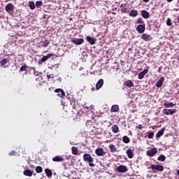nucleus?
Here are the masks:
<instances>
[{"mask_svg": "<svg viewBox=\"0 0 179 179\" xmlns=\"http://www.w3.org/2000/svg\"><path fill=\"white\" fill-rule=\"evenodd\" d=\"M83 160L84 162H87V163H89L90 167H94V166H96L94 164H92L94 159H93L92 156L89 153L84 154Z\"/></svg>", "mask_w": 179, "mask_h": 179, "instance_id": "f257e3e1", "label": "nucleus"}, {"mask_svg": "<svg viewBox=\"0 0 179 179\" xmlns=\"http://www.w3.org/2000/svg\"><path fill=\"white\" fill-rule=\"evenodd\" d=\"M146 155L148 157H153L155 155H157V148H152L150 150L146 151Z\"/></svg>", "mask_w": 179, "mask_h": 179, "instance_id": "f03ea898", "label": "nucleus"}, {"mask_svg": "<svg viewBox=\"0 0 179 179\" xmlns=\"http://www.w3.org/2000/svg\"><path fill=\"white\" fill-rule=\"evenodd\" d=\"M162 113L164 115H173L177 113V109H164Z\"/></svg>", "mask_w": 179, "mask_h": 179, "instance_id": "7ed1b4c3", "label": "nucleus"}, {"mask_svg": "<svg viewBox=\"0 0 179 179\" xmlns=\"http://www.w3.org/2000/svg\"><path fill=\"white\" fill-rule=\"evenodd\" d=\"M141 40L144 41H152L153 40V37L151 35L148 34H143L141 37Z\"/></svg>", "mask_w": 179, "mask_h": 179, "instance_id": "20e7f679", "label": "nucleus"}, {"mask_svg": "<svg viewBox=\"0 0 179 179\" xmlns=\"http://www.w3.org/2000/svg\"><path fill=\"white\" fill-rule=\"evenodd\" d=\"M54 92L55 93H58L57 96H59V97H61V99H64V97H65V91H64V90L61 88H57L55 90Z\"/></svg>", "mask_w": 179, "mask_h": 179, "instance_id": "39448f33", "label": "nucleus"}, {"mask_svg": "<svg viewBox=\"0 0 179 179\" xmlns=\"http://www.w3.org/2000/svg\"><path fill=\"white\" fill-rule=\"evenodd\" d=\"M120 8L122 13H127V12H129V10H128V8H129L128 3H122Z\"/></svg>", "mask_w": 179, "mask_h": 179, "instance_id": "423d86ee", "label": "nucleus"}, {"mask_svg": "<svg viewBox=\"0 0 179 179\" xmlns=\"http://www.w3.org/2000/svg\"><path fill=\"white\" fill-rule=\"evenodd\" d=\"M150 169H152V170H157V171H163V170H164V168L162 165L151 164Z\"/></svg>", "mask_w": 179, "mask_h": 179, "instance_id": "0eeeda50", "label": "nucleus"}, {"mask_svg": "<svg viewBox=\"0 0 179 179\" xmlns=\"http://www.w3.org/2000/svg\"><path fill=\"white\" fill-rule=\"evenodd\" d=\"M118 173H127L128 168L126 166L120 165L117 169Z\"/></svg>", "mask_w": 179, "mask_h": 179, "instance_id": "6e6552de", "label": "nucleus"}, {"mask_svg": "<svg viewBox=\"0 0 179 179\" xmlns=\"http://www.w3.org/2000/svg\"><path fill=\"white\" fill-rule=\"evenodd\" d=\"M86 40L91 44V45H94L96 44V39L94 37H91L90 36H86Z\"/></svg>", "mask_w": 179, "mask_h": 179, "instance_id": "1a4fd4ad", "label": "nucleus"}, {"mask_svg": "<svg viewBox=\"0 0 179 179\" xmlns=\"http://www.w3.org/2000/svg\"><path fill=\"white\" fill-rule=\"evenodd\" d=\"M52 160V162H64L65 159H64V157H62V155H57L55 157H53Z\"/></svg>", "mask_w": 179, "mask_h": 179, "instance_id": "9d476101", "label": "nucleus"}, {"mask_svg": "<svg viewBox=\"0 0 179 179\" xmlns=\"http://www.w3.org/2000/svg\"><path fill=\"white\" fill-rule=\"evenodd\" d=\"M145 24L138 25L136 27V31L140 34L145 33Z\"/></svg>", "mask_w": 179, "mask_h": 179, "instance_id": "9b49d317", "label": "nucleus"}, {"mask_svg": "<svg viewBox=\"0 0 179 179\" xmlns=\"http://www.w3.org/2000/svg\"><path fill=\"white\" fill-rule=\"evenodd\" d=\"M148 72H149V69H145L143 71L140 72L138 76V79H143V78H145V75H146Z\"/></svg>", "mask_w": 179, "mask_h": 179, "instance_id": "f8f14e48", "label": "nucleus"}, {"mask_svg": "<svg viewBox=\"0 0 179 179\" xmlns=\"http://www.w3.org/2000/svg\"><path fill=\"white\" fill-rule=\"evenodd\" d=\"M95 153L97 156H103V155H106V152H104L103 148H96L95 150Z\"/></svg>", "mask_w": 179, "mask_h": 179, "instance_id": "ddd939ff", "label": "nucleus"}, {"mask_svg": "<svg viewBox=\"0 0 179 179\" xmlns=\"http://www.w3.org/2000/svg\"><path fill=\"white\" fill-rule=\"evenodd\" d=\"M84 40L83 38H78V39H72L71 43L76 44V45H80V44H83Z\"/></svg>", "mask_w": 179, "mask_h": 179, "instance_id": "4468645a", "label": "nucleus"}, {"mask_svg": "<svg viewBox=\"0 0 179 179\" xmlns=\"http://www.w3.org/2000/svg\"><path fill=\"white\" fill-rule=\"evenodd\" d=\"M141 16L143 17V19H149L150 17V14L148 10H141Z\"/></svg>", "mask_w": 179, "mask_h": 179, "instance_id": "2eb2a0df", "label": "nucleus"}, {"mask_svg": "<svg viewBox=\"0 0 179 179\" xmlns=\"http://www.w3.org/2000/svg\"><path fill=\"white\" fill-rule=\"evenodd\" d=\"M104 85V80H103L102 78H101L96 85V90H99V89H101V87H103V85Z\"/></svg>", "mask_w": 179, "mask_h": 179, "instance_id": "dca6fc26", "label": "nucleus"}, {"mask_svg": "<svg viewBox=\"0 0 179 179\" xmlns=\"http://www.w3.org/2000/svg\"><path fill=\"white\" fill-rule=\"evenodd\" d=\"M54 53H50V54H48L47 55L45 56H43L41 59V62H45V61H48V59H50V58L51 57H54Z\"/></svg>", "mask_w": 179, "mask_h": 179, "instance_id": "f3484780", "label": "nucleus"}, {"mask_svg": "<svg viewBox=\"0 0 179 179\" xmlns=\"http://www.w3.org/2000/svg\"><path fill=\"white\" fill-rule=\"evenodd\" d=\"M15 6H13V4H12V3H9L6 6L5 9L6 12H11V10H13Z\"/></svg>", "mask_w": 179, "mask_h": 179, "instance_id": "a211bd4d", "label": "nucleus"}, {"mask_svg": "<svg viewBox=\"0 0 179 179\" xmlns=\"http://www.w3.org/2000/svg\"><path fill=\"white\" fill-rule=\"evenodd\" d=\"M127 157H129V159H133L134 158V151L132 150V149L129 148L127 151H126Z\"/></svg>", "mask_w": 179, "mask_h": 179, "instance_id": "6ab92c4d", "label": "nucleus"}, {"mask_svg": "<svg viewBox=\"0 0 179 179\" xmlns=\"http://www.w3.org/2000/svg\"><path fill=\"white\" fill-rule=\"evenodd\" d=\"M33 171H31L30 169H27L24 171L23 174L24 176H26V177H31L33 176Z\"/></svg>", "mask_w": 179, "mask_h": 179, "instance_id": "aec40b11", "label": "nucleus"}, {"mask_svg": "<svg viewBox=\"0 0 179 179\" xmlns=\"http://www.w3.org/2000/svg\"><path fill=\"white\" fill-rule=\"evenodd\" d=\"M164 82V77H161L160 79L157 82L156 87H162V86H163Z\"/></svg>", "mask_w": 179, "mask_h": 179, "instance_id": "412c9836", "label": "nucleus"}, {"mask_svg": "<svg viewBox=\"0 0 179 179\" xmlns=\"http://www.w3.org/2000/svg\"><path fill=\"white\" fill-rule=\"evenodd\" d=\"M120 111V106L118 105H113L110 108L111 113H118Z\"/></svg>", "mask_w": 179, "mask_h": 179, "instance_id": "4be33fe9", "label": "nucleus"}, {"mask_svg": "<svg viewBox=\"0 0 179 179\" xmlns=\"http://www.w3.org/2000/svg\"><path fill=\"white\" fill-rule=\"evenodd\" d=\"M124 86H127V87H134V83L131 80H128L124 82Z\"/></svg>", "mask_w": 179, "mask_h": 179, "instance_id": "5701e85b", "label": "nucleus"}, {"mask_svg": "<svg viewBox=\"0 0 179 179\" xmlns=\"http://www.w3.org/2000/svg\"><path fill=\"white\" fill-rule=\"evenodd\" d=\"M138 15V10H131L129 14V16H130L131 17H136V16Z\"/></svg>", "mask_w": 179, "mask_h": 179, "instance_id": "b1692460", "label": "nucleus"}, {"mask_svg": "<svg viewBox=\"0 0 179 179\" xmlns=\"http://www.w3.org/2000/svg\"><path fill=\"white\" fill-rule=\"evenodd\" d=\"M165 128H162L160 129L156 134V138H160V136H162V135L164 134Z\"/></svg>", "mask_w": 179, "mask_h": 179, "instance_id": "393cba45", "label": "nucleus"}, {"mask_svg": "<svg viewBox=\"0 0 179 179\" xmlns=\"http://www.w3.org/2000/svg\"><path fill=\"white\" fill-rule=\"evenodd\" d=\"M45 173L47 177H48L49 178H51V177H52V171L50 169H45Z\"/></svg>", "mask_w": 179, "mask_h": 179, "instance_id": "a878e982", "label": "nucleus"}, {"mask_svg": "<svg viewBox=\"0 0 179 179\" xmlns=\"http://www.w3.org/2000/svg\"><path fill=\"white\" fill-rule=\"evenodd\" d=\"M120 128L118 127V125L114 124L113 126H112V132H113V134H117Z\"/></svg>", "mask_w": 179, "mask_h": 179, "instance_id": "bb28decb", "label": "nucleus"}, {"mask_svg": "<svg viewBox=\"0 0 179 179\" xmlns=\"http://www.w3.org/2000/svg\"><path fill=\"white\" fill-rule=\"evenodd\" d=\"M29 69V66L24 64V66H22L21 68L19 70V72H26L27 73V69Z\"/></svg>", "mask_w": 179, "mask_h": 179, "instance_id": "cd10ccee", "label": "nucleus"}, {"mask_svg": "<svg viewBox=\"0 0 179 179\" xmlns=\"http://www.w3.org/2000/svg\"><path fill=\"white\" fill-rule=\"evenodd\" d=\"M122 142L124 143H129V142H131V139L129 138V137H128V136H124L122 137Z\"/></svg>", "mask_w": 179, "mask_h": 179, "instance_id": "c85d7f7f", "label": "nucleus"}, {"mask_svg": "<svg viewBox=\"0 0 179 179\" xmlns=\"http://www.w3.org/2000/svg\"><path fill=\"white\" fill-rule=\"evenodd\" d=\"M109 149L112 153H115L117 152V148L114 145V144H111L109 145Z\"/></svg>", "mask_w": 179, "mask_h": 179, "instance_id": "c756f323", "label": "nucleus"}, {"mask_svg": "<svg viewBox=\"0 0 179 179\" xmlns=\"http://www.w3.org/2000/svg\"><path fill=\"white\" fill-rule=\"evenodd\" d=\"M164 106L166 108H173V107H174L175 104L173 103L172 102H170L168 103H164Z\"/></svg>", "mask_w": 179, "mask_h": 179, "instance_id": "7c9ffc66", "label": "nucleus"}, {"mask_svg": "<svg viewBox=\"0 0 179 179\" xmlns=\"http://www.w3.org/2000/svg\"><path fill=\"white\" fill-rule=\"evenodd\" d=\"M29 6L31 10H34V9H36V4H34V1H29Z\"/></svg>", "mask_w": 179, "mask_h": 179, "instance_id": "2f4dec72", "label": "nucleus"}, {"mask_svg": "<svg viewBox=\"0 0 179 179\" xmlns=\"http://www.w3.org/2000/svg\"><path fill=\"white\" fill-rule=\"evenodd\" d=\"M48 45H50V41L48 40H45L42 45L41 47H43V48H45V47H48Z\"/></svg>", "mask_w": 179, "mask_h": 179, "instance_id": "473e14b6", "label": "nucleus"}, {"mask_svg": "<svg viewBox=\"0 0 179 179\" xmlns=\"http://www.w3.org/2000/svg\"><path fill=\"white\" fill-rule=\"evenodd\" d=\"M71 152H72V155H78V148L72 147L71 148Z\"/></svg>", "mask_w": 179, "mask_h": 179, "instance_id": "72a5a7b5", "label": "nucleus"}, {"mask_svg": "<svg viewBox=\"0 0 179 179\" xmlns=\"http://www.w3.org/2000/svg\"><path fill=\"white\" fill-rule=\"evenodd\" d=\"M8 64V59H3L0 62L1 66H3V65H6Z\"/></svg>", "mask_w": 179, "mask_h": 179, "instance_id": "f704fd0d", "label": "nucleus"}, {"mask_svg": "<svg viewBox=\"0 0 179 179\" xmlns=\"http://www.w3.org/2000/svg\"><path fill=\"white\" fill-rule=\"evenodd\" d=\"M137 24H145V22H143V19L142 17H139L136 21Z\"/></svg>", "mask_w": 179, "mask_h": 179, "instance_id": "c9c22d12", "label": "nucleus"}, {"mask_svg": "<svg viewBox=\"0 0 179 179\" xmlns=\"http://www.w3.org/2000/svg\"><path fill=\"white\" fill-rule=\"evenodd\" d=\"M36 173H43V167L41 166H36V168L35 169Z\"/></svg>", "mask_w": 179, "mask_h": 179, "instance_id": "e433bc0d", "label": "nucleus"}, {"mask_svg": "<svg viewBox=\"0 0 179 179\" xmlns=\"http://www.w3.org/2000/svg\"><path fill=\"white\" fill-rule=\"evenodd\" d=\"M157 160H159V162H164V160H166V157L162 155L159 157H158Z\"/></svg>", "mask_w": 179, "mask_h": 179, "instance_id": "4c0bfd02", "label": "nucleus"}, {"mask_svg": "<svg viewBox=\"0 0 179 179\" xmlns=\"http://www.w3.org/2000/svg\"><path fill=\"white\" fill-rule=\"evenodd\" d=\"M36 8H40V6H43V1H36Z\"/></svg>", "mask_w": 179, "mask_h": 179, "instance_id": "58836bf2", "label": "nucleus"}, {"mask_svg": "<svg viewBox=\"0 0 179 179\" xmlns=\"http://www.w3.org/2000/svg\"><path fill=\"white\" fill-rule=\"evenodd\" d=\"M153 136H155V133L153 131L150 132L148 135V139H152Z\"/></svg>", "mask_w": 179, "mask_h": 179, "instance_id": "ea45409f", "label": "nucleus"}, {"mask_svg": "<svg viewBox=\"0 0 179 179\" xmlns=\"http://www.w3.org/2000/svg\"><path fill=\"white\" fill-rule=\"evenodd\" d=\"M173 23L171 22V18H167L166 20V25L171 26Z\"/></svg>", "mask_w": 179, "mask_h": 179, "instance_id": "a19ab883", "label": "nucleus"}, {"mask_svg": "<svg viewBox=\"0 0 179 179\" xmlns=\"http://www.w3.org/2000/svg\"><path fill=\"white\" fill-rule=\"evenodd\" d=\"M46 78L48 79V80H50V79H54L55 76H54V74H50V75H47Z\"/></svg>", "mask_w": 179, "mask_h": 179, "instance_id": "79ce46f5", "label": "nucleus"}, {"mask_svg": "<svg viewBox=\"0 0 179 179\" xmlns=\"http://www.w3.org/2000/svg\"><path fill=\"white\" fill-rule=\"evenodd\" d=\"M15 153H16V152H15V151L13 150V151H11V152H9V155H10V156H15Z\"/></svg>", "mask_w": 179, "mask_h": 179, "instance_id": "37998d69", "label": "nucleus"}, {"mask_svg": "<svg viewBox=\"0 0 179 179\" xmlns=\"http://www.w3.org/2000/svg\"><path fill=\"white\" fill-rule=\"evenodd\" d=\"M136 128H137L138 129H142L143 127L142 124H139L137 127H136Z\"/></svg>", "mask_w": 179, "mask_h": 179, "instance_id": "c03bdc74", "label": "nucleus"}, {"mask_svg": "<svg viewBox=\"0 0 179 179\" xmlns=\"http://www.w3.org/2000/svg\"><path fill=\"white\" fill-rule=\"evenodd\" d=\"M149 1H150V0H143V2H145L146 3H148V2H149Z\"/></svg>", "mask_w": 179, "mask_h": 179, "instance_id": "a18cd8bd", "label": "nucleus"}, {"mask_svg": "<svg viewBox=\"0 0 179 179\" xmlns=\"http://www.w3.org/2000/svg\"><path fill=\"white\" fill-rule=\"evenodd\" d=\"M34 75L35 76H38V74L37 73V72H34Z\"/></svg>", "mask_w": 179, "mask_h": 179, "instance_id": "49530a36", "label": "nucleus"}, {"mask_svg": "<svg viewBox=\"0 0 179 179\" xmlns=\"http://www.w3.org/2000/svg\"><path fill=\"white\" fill-rule=\"evenodd\" d=\"M167 2H173V0H166Z\"/></svg>", "mask_w": 179, "mask_h": 179, "instance_id": "de8ad7c7", "label": "nucleus"}, {"mask_svg": "<svg viewBox=\"0 0 179 179\" xmlns=\"http://www.w3.org/2000/svg\"><path fill=\"white\" fill-rule=\"evenodd\" d=\"M178 23H179V16H178Z\"/></svg>", "mask_w": 179, "mask_h": 179, "instance_id": "09e8293b", "label": "nucleus"}, {"mask_svg": "<svg viewBox=\"0 0 179 179\" xmlns=\"http://www.w3.org/2000/svg\"><path fill=\"white\" fill-rule=\"evenodd\" d=\"M90 107H91V108H93V105H91V106H90Z\"/></svg>", "mask_w": 179, "mask_h": 179, "instance_id": "8fccbe9b", "label": "nucleus"}, {"mask_svg": "<svg viewBox=\"0 0 179 179\" xmlns=\"http://www.w3.org/2000/svg\"><path fill=\"white\" fill-rule=\"evenodd\" d=\"M86 109H87V110H89V107L87 106V107H86Z\"/></svg>", "mask_w": 179, "mask_h": 179, "instance_id": "3c124183", "label": "nucleus"}, {"mask_svg": "<svg viewBox=\"0 0 179 179\" xmlns=\"http://www.w3.org/2000/svg\"><path fill=\"white\" fill-rule=\"evenodd\" d=\"M92 91H94V88H92Z\"/></svg>", "mask_w": 179, "mask_h": 179, "instance_id": "603ef678", "label": "nucleus"}, {"mask_svg": "<svg viewBox=\"0 0 179 179\" xmlns=\"http://www.w3.org/2000/svg\"><path fill=\"white\" fill-rule=\"evenodd\" d=\"M178 61H179V57L178 58Z\"/></svg>", "mask_w": 179, "mask_h": 179, "instance_id": "864d4df0", "label": "nucleus"}, {"mask_svg": "<svg viewBox=\"0 0 179 179\" xmlns=\"http://www.w3.org/2000/svg\"><path fill=\"white\" fill-rule=\"evenodd\" d=\"M158 71H160V69H159V70Z\"/></svg>", "mask_w": 179, "mask_h": 179, "instance_id": "5fc2aeb1", "label": "nucleus"}, {"mask_svg": "<svg viewBox=\"0 0 179 179\" xmlns=\"http://www.w3.org/2000/svg\"><path fill=\"white\" fill-rule=\"evenodd\" d=\"M63 166H65V164H64V165Z\"/></svg>", "mask_w": 179, "mask_h": 179, "instance_id": "6e6d98bb", "label": "nucleus"}]
</instances>
